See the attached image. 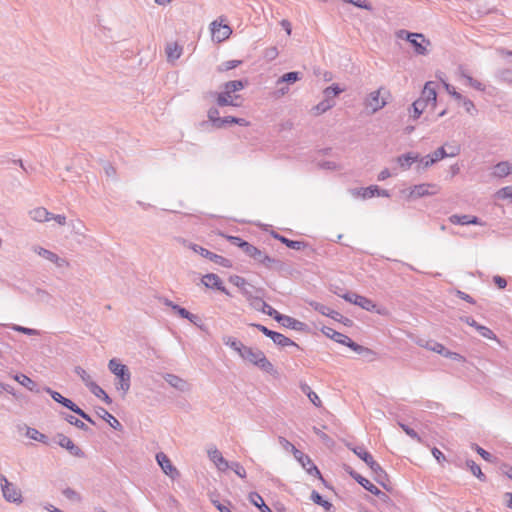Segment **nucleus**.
<instances>
[{
    "label": "nucleus",
    "mask_w": 512,
    "mask_h": 512,
    "mask_svg": "<svg viewBox=\"0 0 512 512\" xmlns=\"http://www.w3.org/2000/svg\"><path fill=\"white\" fill-rule=\"evenodd\" d=\"M385 105L386 100L381 96V89L371 92L365 100V106L370 108L372 113L382 109Z\"/></svg>",
    "instance_id": "obj_13"
},
{
    "label": "nucleus",
    "mask_w": 512,
    "mask_h": 512,
    "mask_svg": "<svg viewBox=\"0 0 512 512\" xmlns=\"http://www.w3.org/2000/svg\"><path fill=\"white\" fill-rule=\"evenodd\" d=\"M396 37L399 38V39H405L407 41L410 38H412V37H420L422 42L426 43L427 45L431 44L430 40L426 39L423 34H421V33H412V32H409L407 30H404V29L398 30L396 32Z\"/></svg>",
    "instance_id": "obj_36"
},
{
    "label": "nucleus",
    "mask_w": 512,
    "mask_h": 512,
    "mask_svg": "<svg viewBox=\"0 0 512 512\" xmlns=\"http://www.w3.org/2000/svg\"><path fill=\"white\" fill-rule=\"evenodd\" d=\"M245 87V84L242 80H233L228 81L224 84V91L230 94H233L237 91L242 90Z\"/></svg>",
    "instance_id": "obj_43"
},
{
    "label": "nucleus",
    "mask_w": 512,
    "mask_h": 512,
    "mask_svg": "<svg viewBox=\"0 0 512 512\" xmlns=\"http://www.w3.org/2000/svg\"><path fill=\"white\" fill-rule=\"evenodd\" d=\"M58 438H59L58 444L61 447L68 450L71 455L76 456V457H84V452L81 450L80 447L75 445L69 437L60 434L58 436Z\"/></svg>",
    "instance_id": "obj_17"
},
{
    "label": "nucleus",
    "mask_w": 512,
    "mask_h": 512,
    "mask_svg": "<svg viewBox=\"0 0 512 512\" xmlns=\"http://www.w3.org/2000/svg\"><path fill=\"white\" fill-rule=\"evenodd\" d=\"M342 297L347 302L358 305L359 307H361L367 311H372L376 307L375 303L372 300H370L367 297L358 295L356 293H347V294L343 295Z\"/></svg>",
    "instance_id": "obj_12"
},
{
    "label": "nucleus",
    "mask_w": 512,
    "mask_h": 512,
    "mask_svg": "<svg viewBox=\"0 0 512 512\" xmlns=\"http://www.w3.org/2000/svg\"><path fill=\"white\" fill-rule=\"evenodd\" d=\"M29 217L35 221V222H39V223H44V222H48L52 219V213L49 212L46 208L44 207H36V208H33L31 209L29 212Z\"/></svg>",
    "instance_id": "obj_19"
},
{
    "label": "nucleus",
    "mask_w": 512,
    "mask_h": 512,
    "mask_svg": "<svg viewBox=\"0 0 512 512\" xmlns=\"http://www.w3.org/2000/svg\"><path fill=\"white\" fill-rule=\"evenodd\" d=\"M14 379L28 390L39 392L37 389V384L30 377L24 374H18L14 376Z\"/></svg>",
    "instance_id": "obj_31"
},
{
    "label": "nucleus",
    "mask_w": 512,
    "mask_h": 512,
    "mask_svg": "<svg viewBox=\"0 0 512 512\" xmlns=\"http://www.w3.org/2000/svg\"><path fill=\"white\" fill-rule=\"evenodd\" d=\"M222 341L226 346L230 347L235 352H237L239 356L241 355L244 347L246 346L240 340H238L232 336H224L222 338Z\"/></svg>",
    "instance_id": "obj_27"
},
{
    "label": "nucleus",
    "mask_w": 512,
    "mask_h": 512,
    "mask_svg": "<svg viewBox=\"0 0 512 512\" xmlns=\"http://www.w3.org/2000/svg\"><path fill=\"white\" fill-rule=\"evenodd\" d=\"M399 426L401 427V429L409 436L411 437L412 439L418 441V442H422V439L421 437L419 436V434L412 428H410L409 426L403 424V423H398Z\"/></svg>",
    "instance_id": "obj_61"
},
{
    "label": "nucleus",
    "mask_w": 512,
    "mask_h": 512,
    "mask_svg": "<svg viewBox=\"0 0 512 512\" xmlns=\"http://www.w3.org/2000/svg\"><path fill=\"white\" fill-rule=\"evenodd\" d=\"M495 197L500 200L511 199L512 200V186H506L499 189L495 193Z\"/></svg>",
    "instance_id": "obj_57"
},
{
    "label": "nucleus",
    "mask_w": 512,
    "mask_h": 512,
    "mask_svg": "<svg viewBox=\"0 0 512 512\" xmlns=\"http://www.w3.org/2000/svg\"><path fill=\"white\" fill-rule=\"evenodd\" d=\"M347 342L348 343H346L345 345L348 346L349 348H351L354 352H356L358 354H362V353L372 354L373 353L372 350L355 343L350 338L347 339Z\"/></svg>",
    "instance_id": "obj_53"
},
{
    "label": "nucleus",
    "mask_w": 512,
    "mask_h": 512,
    "mask_svg": "<svg viewBox=\"0 0 512 512\" xmlns=\"http://www.w3.org/2000/svg\"><path fill=\"white\" fill-rule=\"evenodd\" d=\"M26 435L35 440V441H39V442H42V443H46L47 442V436L40 433L37 429L35 428H27V433Z\"/></svg>",
    "instance_id": "obj_50"
},
{
    "label": "nucleus",
    "mask_w": 512,
    "mask_h": 512,
    "mask_svg": "<svg viewBox=\"0 0 512 512\" xmlns=\"http://www.w3.org/2000/svg\"><path fill=\"white\" fill-rule=\"evenodd\" d=\"M288 92H289L288 84L279 85L276 83V90L274 91L273 94H274L275 98H281V97L285 96Z\"/></svg>",
    "instance_id": "obj_64"
},
{
    "label": "nucleus",
    "mask_w": 512,
    "mask_h": 512,
    "mask_svg": "<svg viewBox=\"0 0 512 512\" xmlns=\"http://www.w3.org/2000/svg\"><path fill=\"white\" fill-rule=\"evenodd\" d=\"M166 54L169 60H176L182 54V47L177 43H169L166 47Z\"/></svg>",
    "instance_id": "obj_37"
},
{
    "label": "nucleus",
    "mask_w": 512,
    "mask_h": 512,
    "mask_svg": "<svg viewBox=\"0 0 512 512\" xmlns=\"http://www.w3.org/2000/svg\"><path fill=\"white\" fill-rule=\"evenodd\" d=\"M251 326L257 328L264 335H266L267 337L271 338L272 341L276 345H278L280 347L295 346V347L299 348V346L294 341H292L290 338L286 337L285 335H283L281 333L272 331V330L268 329L264 325H261V324H251Z\"/></svg>",
    "instance_id": "obj_7"
},
{
    "label": "nucleus",
    "mask_w": 512,
    "mask_h": 512,
    "mask_svg": "<svg viewBox=\"0 0 512 512\" xmlns=\"http://www.w3.org/2000/svg\"><path fill=\"white\" fill-rule=\"evenodd\" d=\"M276 321L278 323H280L282 326L296 330V331H303L306 327L305 323H303L293 317L283 315V314L276 316Z\"/></svg>",
    "instance_id": "obj_16"
},
{
    "label": "nucleus",
    "mask_w": 512,
    "mask_h": 512,
    "mask_svg": "<svg viewBox=\"0 0 512 512\" xmlns=\"http://www.w3.org/2000/svg\"><path fill=\"white\" fill-rule=\"evenodd\" d=\"M274 238L278 239L280 242L285 244L287 247L294 250H301L305 247V243L303 241H294L290 240L282 235L274 234Z\"/></svg>",
    "instance_id": "obj_35"
},
{
    "label": "nucleus",
    "mask_w": 512,
    "mask_h": 512,
    "mask_svg": "<svg viewBox=\"0 0 512 512\" xmlns=\"http://www.w3.org/2000/svg\"><path fill=\"white\" fill-rule=\"evenodd\" d=\"M75 373L81 378V380L84 382V384L90 389L91 384H95V382L92 380L91 376L87 373L85 369H83L80 366L75 367Z\"/></svg>",
    "instance_id": "obj_46"
},
{
    "label": "nucleus",
    "mask_w": 512,
    "mask_h": 512,
    "mask_svg": "<svg viewBox=\"0 0 512 512\" xmlns=\"http://www.w3.org/2000/svg\"><path fill=\"white\" fill-rule=\"evenodd\" d=\"M335 105L333 99H328L325 97L324 100L319 102L316 106L312 108V112L314 115H321L326 111L330 110Z\"/></svg>",
    "instance_id": "obj_29"
},
{
    "label": "nucleus",
    "mask_w": 512,
    "mask_h": 512,
    "mask_svg": "<svg viewBox=\"0 0 512 512\" xmlns=\"http://www.w3.org/2000/svg\"><path fill=\"white\" fill-rule=\"evenodd\" d=\"M361 195L363 198H371L374 196L389 197V192L384 189H380L378 186H370L361 189Z\"/></svg>",
    "instance_id": "obj_26"
},
{
    "label": "nucleus",
    "mask_w": 512,
    "mask_h": 512,
    "mask_svg": "<svg viewBox=\"0 0 512 512\" xmlns=\"http://www.w3.org/2000/svg\"><path fill=\"white\" fill-rule=\"evenodd\" d=\"M173 310L181 317L188 319L191 323L197 324L199 317L195 314L190 313L188 310H186L183 307H180L179 305L173 306Z\"/></svg>",
    "instance_id": "obj_40"
},
{
    "label": "nucleus",
    "mask_w": 512,
    "mask_h": 512,
    "mask_svg": "<svg viewBox=\"0 0 512 512\" xmlns=\"http://www.w3.org/2000/svg\"><path fill=\"white\" fill-rule=\"evenodd\" d=\"M241 63H242V61H240V60L225 61L218 66V71H220V72L229 71L231 69L238 67Z\"/></svg>",
    "instance_id": "obj_55"
},
{
    "label": "nucleus",
    "mask_w": 512,
    "mask_h": 512,
    "mask_svg": "<svg viewBox=\"0 0 512 512\" xmlns=\"http://www.w3.org/2000/svg\"><path fill=\"white\" fill-rule=\"evenodd\" d=\"M32 250L40 257L54 263L57 267L63 268L69 266V262L66 259L59 257L56 253L48 249L35 245L32 247Z\"/></svg>",
    "instance_id": "obj_9"
},
{
    "label": "nucleus",
    "mask_w": 512,
    "mask_h": 512,
    "mask_svg": "<svg viewBox=\"0 0 512 512\" xmlns=\"http://www.w3.org/2000/svg\"><path fill=\"white\" fill-rule=\"evenodd\" d=\"M416 163H418L417 169L420 170L428 168L429 166L433 165L434 160L431 158L430 155H426L424 157L419 156V159Z\"/></svg>",
    "instance_id": "obj_59"
},
{
    "label": "nucleus",
    "mask_w": 512,
    "mask_h": 512,
    "mask_svg": "<svg viewBox=\"0 0 512 512\" xmlns=\"http://www.w3.org/2000/svg\"><path fill=\"white\" fill-rule=\"evenodd\" d=\"M240 357L255 366L262 371L273 374L275 372L273 364L267 359L265 354L258 348H252L245 346Z\"/></svg>",
    "instance_id": "obj_1"
},
{
    "label": "nucleus",
    "mask_w": 512,
    "mask_h": 512,
    "mask_svg": "<svg viewBox=\"0 0 512 512\" xmlns=\"http://www.w3.org/2000/svg\"><path fill=\"white\" fill-rule=\"evenodd\" d=\"M301 79V73L300 72H288L282 75L278 80L277 84L284 85V84H294L298 80Z\"/></svg>",
    "instance_id": "obj_34"
},
{
    "label": "nucleus",
    "mask_w": 512,
    "mask_h": 512,
    "mask_svg": "<svg viewBox=\"0 0 512 512\" xmlns=\"http://www.w3.org/2000/svg\"><path fill=\"white\" fill-rule=\"evenodd\" d=\"M1 490L6 501L22 503V493L13 483L9 482L4 475H0Z\"/></svg>",
    "instance_id": "obj_6"
},
{
    "label": "nucleus",
    "mask_w": 512,
    "mask_h": 512,
    "mask_svg": "<svg viewBox=\"0 0 512 512\" xmlns=\"http://www.w3.org/2000/svg\"><path fill=\"white\" fill-rule=\"evenodd\" d=\"M455 155H456V153H453V152L448 154L443 147H440L437 150H435L430 156L434 160V163H436L445 157L455 156Z\"/></svg>",
    "instance_id": "obj_56"
},
{
    "label": "nucleus",
    "mask_w": 512,
    "mask_h": 512,
    "mask_svg": "<svg viewBox=\"0 0 512 512\" xmlns=\"http://www.w3.org/2000/svg\"><path fill=\"white\" fill-rule=\"evenodd\" d=\"M182 243H183V245H185L186 247H188L195 253L200 254L202 257L209 259L210 261L214 262L215 264H218L225 268H230L232 266V263L229 259H227L221 255H218L216 253H213L202 246L187 242L186 240H182Z\"/></svg>",
    "instance_id": "obj_4"
},
{
    "label": "nucleus",
    "mask_w": 512,
    "mask_h": 512,
    "mask_svg": "<svg viewBox=\"0 0 512 512\" xmlns=\"http://www.w3.org/2000/svg\"><path fill=\"white\" fill-rule=\"evenodd\" d=\"M207 455L219 471L224 472L229 469L230 463L222 456V453L215 446L208 448Z\"/></svg>",
    "instance_id": "obj_14"
},
{
    "label": "nucleus",
    "mask_w": 512,
    "mask_h": 512,
    "mask_svg": "<svg viewBox=\"0 0 512 512\" xmlns=\"http://www.w3.org/2000/svg\"><path fill=\"white\" fill-rule=\"evenodd\" d=\"M229 469H232L236 475H238L241 478L246 477V470L245 468L238 462H231L229 464Z\"/></svg>",
    "instance_id": "obj_62"
},
{
    "label": "nucleus",
    "mask_w": 512,
    "mask_h": 512,
    "mask_svg": "<svg viewBox=\"0 0 512 512\" xmlns=\"http://www.w3.org/2000/svg\"><path fill=\"white\" fill-rule=\"evenodd\" d=\"M466 466L471 471V473L476 476L480 481L484 482L486 481V476L482 472L479 465H477L473 460H467Z\"/></svg>",
    "instance_id": "obj_44"
},
{
    "label": "nucleus",
    "mask_w": 512,
    "mask_h": 512,
    "mask_svg": "<svg viewBox=\"0 0 512 512\" xmlns=\"http://www.w3.org/2000/svg\"><path fill=\"white\" fill-rule=\"evenodd\" d=\"M352 477L366 490L373 493H379V488H377L373 483H371L368 479L364 478L360 474L352 473Z\"/></svg>",
    "instance_id": "obj_33"
},
{
    "label": "nucleus",
    "mask_w": 512,
    "mask_h": 512,
    "mask_svg": "<svg viewBox=\"0 0 512 512\" xmlns=\"http://www.w3.org/2000/svg\"><path fill=\"white\" fill-rule=\"evenodd\" d=\"M219 114H220L219 110L215 107H211L207 113L209 121L212 123V125L215 128H218V129L224 127V121H225V120H222V117H220Z\"/></svg>",
    "instance_id": "obj_30"
},
{
    "label": "nucleus",
    "mask_w": 512,
    "mask_h": 512,
    "mask_svg": "<svg viewBox=\"0 0 512 512\" xmlns=\"http://www.w3.org/2000/svg\"><path fill=\"white\" fill-rule=\"evenodd\" d=\"M226 19L219 17L210 24L212 39L218 43L225 41L232 34L231 27L224 23Z\"/></svg>",
    "instance_id": "obj_5"
},
{
    "label": "nucleus",
    "mask_w": 512,
    "mask_h": 512,
    "mask_svg": "<svg viewBox=\"0 0 512 512\" xmlns=\"http://www.w3.org/2000/svg\"><path fill=\"white\" fill-rule=\"evenodd\" d=\"M165 380L174 388H176L179 391H187L189 389L188 383L183 380L182 378L173 375V374H167L165 376Z\"/></svg>",
    "instance_id": "obj_24"
},
{
    "label": "nucleus",
    "mask_w": 512,
    "mask_h": 512,
    "mask_svg": "<svg viewBox=\"0 0 512 512\" xmlns=\"http://www.w3.org/2000/svg\"><path fill=\"white\" fill-rule=\"evenodd\" d=\"M512 173V164L508 161H502L497 163L493 167L491 175L495 178H504Z\"/></svg>",
    "instance_id": "obj_22"
},
{
    "label": "nucleus",
    "mask_w": 512,
    "mask_h": 512,
    "mask_svg": "<svg viewBox=\"0 0 512 512\" xmlns=\"http://www.w3.org/2000/svg\"><path fill=\"white\" fill-rule=\"evenodd\" d=\"M244 253L253 259L256 263H259L263 256L265 255V252L258 249L256 246L249 244L248 246L244 247Z\"/></svg>",
    "instance_id": "obj_28"
},
{
    "label": "nucleus",
    "mask_w": 512,
    "mask_h": 512,
    "mask_svg": "<svg viewBox=\"0 0 512 512\" xmlns=\"http://www.w3.org/2000/svg\"><path fill=\"white\" fill-rule=\"evenodd\" d=\"M97 414L115 430H122V424L106 409L99 408Z\"/></svg>",
    "instance_id": "obj_25"
},
{
    "label": "nucleus",
    "mask_w": 512,
    "mask_h": 512,
    "mask_svg": "<svg viewBox=\"0 0 512 512\" xmlns=\"http://www.w3.org/2000/svg\"><path fill=\"white\" fill-rule=\"evenodd\" d=\"M326 335L340 344L345 345L346 343H348L347 339H349V337L347 335L337 332L331 328L328 329V332H326Z\"/></svg>",
    "instance_id": "obj_48"
},
{
    "label": "nucleus",
    "mask_w": 512,
    "mask_h": 512,
    "mask_svg": "<svg viewBox=\"0 0 512 512\" xmlns=\"http://www.w3.org/2000/svg\"><path fill=\"white\" fill-rule=\"evenodd\" d=\"M238 99H240V96L233 95V94L223 91L221 93H217L216 101H217V104L221 107H223V106L238 107V106H240V103L237 102Z\"/></svg>",
    "instance_id": "obj_21"
},
{
    "label": "nucleus",
    "mask_w": 512,
    "mask_h": 512,
    "mask_svg": "<svg viewBox=\"0 0 512 512\" xmlns=\"http://www.w3.org/2000/svg\"><path fill=\"white\" fill-rule=\"evenodd\" d=\"M65 419L71 425H74V426H76L79 429H82V430H87L88 429L87 425L83 421L77 419L76 417H74L72 415H67Z\"/></svg>",
    "instance_id": "obj_63"
},
{
    "label": "nucleus",
    "mask_w": 512,
    "mask_h": 512,
    "mask_svg": "<svg viewBox=\"0 0 512 512\" xmlns=\"http://www.w3.org/2000/svg\"><path fill=\"white\" fill-rule=\"evenodd\" d=\"M347 342L348 343H346L345 345L348 346L349 348H351L354 352H356L358 354H362V353L372 354L373 353L372 350L355 343L350 338L347 339Z\"/></svg>",
    "instance_id": "obj_51"
},
{
    "label": "nucleus",
    "mask_w": 512,
    "mask_h": 512,
    "mask_svg": "<svg viewBox=\"0 0 512 512\" xmlns=\"http://www.w3.org/2000/svg\"><path fill=\"white\" fill-rule=\"evenodd\" d=\"M156 460H157V463L159 464V466L161 467L162 471L167 476H169L172 479H175L176 477H178V475H179L178 470L171 463L170 459L168 458V456L165 453H163V452L157 453Z\"/></svg>",
    "instance_id": "obj_10"
},
{
    "label": "nucleus",
    "mask_w": 512,
    "mask_h": 512,
    "mask_svg": "<svg viewBox=\"0 0 512 512\" xmlns=\"http://www.w3.org/2000/svg\"><path fill=\"white\" fill-rule=\"evenodd\" d=\"M436 88V82L428 81L425 84L420 97L413 102L412 106H417L423 112L426 111L429 107L434 109L437 103Z\"/></svg>",
    "instance_id": "obj_3"
},
{
    "label": "nucleus",
    "mask_w": 512,
    "mask_h": 512,
    "mask_svg": "<svg viewBox=\"0 0 512 512\" xmlns=\"http://www.w3.org/2000/svg\"><path fill=\"white\" fill-rule=\"evenodd\" d=\"M459 74L461 78H464L467 81V84L476 90L484 91L485 86L478 80L472 78L469 74L466 73L465 70L460 69Z\"/></svg>",
    "instance_id": "obj_42"
},
{
    "label": "nucleus",
    "mask_w": 512,
    "mask_h": 512,
    "mask_svg": "<svg viewBox=\"0 0 512 512\" xmlns=\"http://www.w3.org/2000/svg\"><path fill=\"white\" fill-rule=\"evenodd\" d=\"M310 498L314 503L322 506L326 511H329L332 508V504L329 501L324 500L323 497L315 490L312 491Z\"/></svg>",
    "instance_id": "obj_45"
},
{
    "label": "nucleus",
    "mask_w": 512,
    "mask_h": 512,
    "mask_svg": "<svg viewBox=\"0 0 512 512\" xmlns=\"http://www.w3.org/2000/svg\"><path fill=\"white\" fill-rule=\"evenodd\" d=\"M408 42H410V44L413 46L416 54H418V55H427L428 54L427 47L429 45L422 42L420 37H412L408 40Z\"/></svg>",
    "instance_id": "obj_32"
},
{
    "label": "nucleus",
    "mask_w": 512,
    "mask_h": 512,
    "mask_svg": "<svg viewBox=\"0 0 512 512\" xmlns=\"http://www.w3.org/2000/svg\"><path fill=\"white\" fill-rule=\"evenodd\" d=\"M459 104H461L464 107L465 111L468 114H470L472 116L476 114V112H477L476 107L470 99L463 96V99H461L459 101Z\"/></svg>",
    "instance_id": "obj_54"
},
{
    "label": "nucleus",
    "mask_w": 512,
    "mask_h": 512,
    "mask_svg": "<svg viewBox=\"0 0 512 512\" xmlns=\"http://www.w3.org/2000/svg\"><path fill=\"white\" fill-rule=\"evenodd\" d=\"M89 390L93 395L102 399L106 404L112 403V399L109 397V395L96 383L91 384V388Z\"/></svg>",
    "instance_id": "obj_38"
},
{
    "label": "nucleus",
    "mask_w": 512,
    "mask_h": 512,
    "mask_svg": "<svg viewBox=\"0 0 512 512\" xmlns=\"http://www.w3.org/2000/svg\"><path fill=\"white\" fill-rule=\"evenodd\" d=\"M294 457L300 462L302 467L310 474L314 476L321 477V473L318 468L314 465L311 458L304 454L302 451L298 449H294Z\"/></svg>",
    "instance_id": "obj_11"
},
{
    "label": "nucleus",
    "mask_w": 512,
    "mask_h": 512,
    "mask_svg": "<svg viewBox=\"0 0 512 512\" xmlns=\"http://www.w3.org/2000/svg\"><path fill=\"white\" fill-rule=\"evenodd\" d=\"M108 368L117 377L116 389L126 394L131 386V373L128 367L118 359L113 358L109 361Z\"/></svg>",
    "instance_id": "obj_2"
},
{
    "label": "nucleus",
    "mask_w": 512,
    "mask_h": 512,
    "mask_svg": "<svg viewBox=\"0 0 512 512\" xmlns=\"http://www.w3.org/2000/svg\"><path fill=\"white\" fill-rule=\"evenodd\" d=\"M342 91H343V89H341L338 85L333 84V85L325 88L323 93L326 98L332 99L333 97L339 95Z\"/></svg>",
    "instance_id": "obj_58"
},
{
    "label": "nucleus",
    "mask_w": 512,
    "mask_h": 512,
    "mask_svg": "<svg viewBox=\"0 0 512 512\" xmlns=\"http://www.w3.org/2000/svg\"><path fill=\"white\" fill-rule=\"evenodd\" d=\"M347 342L348 343H346L345 345L348 346L349 348H351L354 352H356L358 354H362V353L372 354L373 353L372 350L355 343L350 338L347 339Z\"/></svg>",
    "instance_id": "obj_52"
},
{
    "label": "nucleus",
    "mask_w": 512,
    "mask_h": 512,
    "mask_svg": "<svg viewBox=\"0 0 512 512\" xmlns=\"http://www.w3.org/2000/svg\"><path fill=\"white\" fill-rule=\"evenodd\" d=\"M419 346L424 347L430 351L441 354L444 351V345L436 341H418Z\"/></svg>",
    "instance_id": "obj_41"
},
{
    "label": "nucleus",
    "mask_w": 512,
    "mask_h": 512,
    "mask_svg": "<svg viewBox=\"0 0 512 512\" xmlns=\"http://www.w3.org/2000/svg\"><path fill=\"white\" fill-rule=\"evenodd\" d=\"M255 307L262 311L264 314H267L271 317H273L276 320V316L280 315L278 311H276L272 306H270L268 303H266L263 300H258L257 305Z\"/></svg>",
    "instance_id": "obj_39"
},
{
    "label": "nucleus",
    "mask_w": 512,
    "mask_h": 512,
    "mask_svg": "<svg viewBox=\"0 0 512 512\" xmlns=\"http://www.w3.org/2000/svg\"><path fill=\"white\" fill-rule=\"evenodd\" d=\"M419 159V154L414 152H408L406 154L400 155L396 158L397 163L400 168L404 171L411 168L412 164L416 163Z\"/></svg>",
    "instance_id": "obj_20"
},
{
    "label": "nucleus",
    "mask_w": 512,
    "mask_h": 512,
    "mask_svg": "<svg viewBox=\"0 0 512 512\" xmlns=\"http://www.w3.org/2000/svg\"><path fill=\"white\" fill-rule=\"evenodd\" d=\"M201 281L207 288L216 289L230 296L229 291L224 287L223 282L218 275L214 273H208L202 277Z\"/></svg>",
    "instance_id": "obj_15"
},
{
    "label": "nucleus",
    "mask_w": 512,
    "mask_h": 512,
    "mask_svg": "<svg viewBox=\"0 0 512 512\" xmlns=\"http://www.w3.org/2000/svg\"><path fill=\"white\" fill-rule=\"evenodd\" d=\"M440 192V186L435 183H422L411 188L408 198L417 199L425 196H433Z\"/></svg>",
    "instance_id": "obj_8"
},
{
    "label": "nucleus",
    "mask_w": 512,
    "mask_h": 512,
    "mask_svg": "<svg viewBox=\"0 0 512 512\" xmlns=\"http://www.w3.org/2000/svg\"><path fill=\"white\" fill-rule=\"evenodd\" d=\"M227 239L232 245L239 247L243 252L244 247L250 244L238 236H227Z\"/></svg>",
    "instance_id": "obj_60"
},
{
    "label": "nucleus",
    "mask_w": 512,
    "mask_h": 512,
    "mask_svg": "<svg viewBox=\"0 0 512 512\" xmlns=\"http://www.w3.org/2000/svg\"><path fill=\"white\" fill-rule=\"evenodd\" d=\"M258 264L264 266L265 268H267L269 270H276V271L282 270L283 266H284V264L281 260L270 257L266 253L263 256L262 260Z\"/></svg>",
    "instance_id": "obj_23"
},
{
    "label": "nucleus",
    "mask_w": 512,
    "mask_h": 512,
    "mask_svg": "<svg viewBox=\"0 0 512 512\" xmlns=\"http://www.w3.org/2000/svg\"><path fill=\"white\" fill-rule=\"evenodd\" d=\"M313 306H314L315 310L320 312L322 315L329 316L333 319H335L336 316H339L338 312L334 311L333 309H331L330 307H328L326 305L316 303Z\"/></svg>",
    "instance_id": "obj_47"
},
{
    "label": "nucleus",
    "mask_w": 512,
    "mask_h": 512,
    "mask_svg": "<svg viewBox=\"0 0 512 512\" xmlns=\"http://www.w3.org/2000/svg\"><path fill=\"white\" fill-rule=\"evenodd\" d=\"M353 452L366 464H369L373 460L372 455L362 446L354 448Z\"/></svg>",
    "instance_id": "obj_49"
},
{
    "label": "nucleus",
    "mask_w": 512,
    "mask_h": 512,
    "mask_svg": "<svg viewBox=\"0 0 512 512\" xmlns=\"http://www.w3.org/2000/svg\"><path fill=\"white\" fill-rule=\"evenodd\" d=\"M449 221L455 225H483L478 217L472 215L454 214L449 217Z\"/></svg>",
    "instance_id": "obj_18"
}]
</instances>
